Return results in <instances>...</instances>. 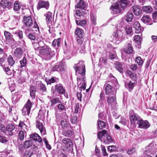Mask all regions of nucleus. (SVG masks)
Instances as JSON below:
<instances>
[{"instance_id": "35", "label": "nucleus", "mask_w": 157, "mask_h": 157, "mask_svg": "<svg viewBox=\"0 0 157 157\" xmlns=\"http://www.w3.org/2000/svg\"><path fill=\"white\" fill-rule=\"evenodd\" d=\"M20 63L21 64V68L26 67L27 61L25 57H23V58L20 61Z\"/></svg>"}, {"instance_id": "62", "label": "nucleus", "mask_w": 157, "mask_h": 157, "mask_svg": "<svg viewBox=\"0 0 157 157\" xmlns=\"http://www.w3.org/2000/svg\"><path fill=\"white\" fill-rule=\"evenodd\" d=\"M33 152L29 151H25V156L27 155L28 156V157H30L33 154Z\"/></svg>"}, {"instance_id": "18", "label": "nucleus", "mask_w": 157, "mask_h": 157, "mask_svg": "<svg viewBox=\"0 0 157 157\" xmlns=\"http://www.w3.org/2000/svg\"><path fill=\"white\" fill-rule=\"evenodd\" d=\"M22 50L21 48H16L14 52V55L17 58H20L22 55Z\"/></svg>"}, {"instance_id": "15", "label": "nucleus", "mask_w": 157, "mask_h": 157, "mask_svg": "<svg viewBox=\"0 0 157 157\" xmlns=\"http://www.w3.org/2000/svg\"><path fill=\"white\" fill-rule=\"evenodd\" d=\"M55 90L60 94H63L65 93V90L61 84H57L55 86Z\"/></svg>"}, {"instance_id": "12", "label": "nucleus", "mask_w": 157, "mask_h": 157, "mask_svg": "<svg viewBox=\"0 0 157 157\" xmlns=\"http://www.w3.org/2000/svg\"><path fill=\"white\" fill-rule=\"evenodd\" d=\"M37 6L39 9L44 8L47 10L49 7V4L48 1H41L38 3Z\"/></svg>"}, {"instance_id": "8", "label": "nucleus", "mask_w": 157, "mask_h": 157, "mask_svg": "<svg viewBox=\"0 0 157 157\" xmlns=\"http://www.w3.org/2000/svg\"><path fill=\"white\" fill-rule=\"evenodd\" d=\"M23 22L24 25L27 27H30L33 25V22L31 16H25L23 17Z\"/></svg>"}, {"instance_id": "50", "label": "nucleus", "mask_w": 157, "mask_h": 157, "mask_svg": "<svg viewBox=\"0 0 157 157\" xmlns=\"http://www.w3.org/2000/svg\"><path fill=\"white\" fill-rule=\"evenodd\" d=\"M21 6L17 1H15L14 2L13 9L14 10L18 11L21 8Z\"/></svg>"}, {"instance_id": "6", "label": "nucleus", "mask_w": 157, "mask_h": 157, "mask_svg": "<svg viewBox=\"0 0 157 157\" xmlns=\"http://www.w3.org/2000/svg\"><path fill=\"white\" fill-rule=\"evenodd\" d=\"M36 127L40 130L42 135L46 134V132L45 127L44 126L43 121L40 119H38L36 121Z\"/></svg>"}, {"instance_id": "2", "label": "nucleus", "mask_w": 157, "mask_h": 157, "mask_svg": "<svg viewBox=\"0 0 157 157\" xmlns=\"http://www.w3.org/2000/svg\"><path fill=\"white\" fill-rule=\"evenodd\" d=\"M129 2L128 0H122L116 2L114 4V6L113 5L111 6L112 9L111 13L114 14L122 12L124 10V8L129 4Z\"/></svg>"}, {"instance_id": "28", "label": "nucleus", "mask_w": 157, "mask_h": 157, "mask_svg": "<svg viewBox=\"0 0 157 157\" xmlns=\"http://www.w3.org/2000/svg\"><path fill=\"white\" fill-rule=\"evenodd\" d=\"M62 133L65 136L70 137L73 135L74 132L72 130L70 129L64 130L63 131Z\"/></svg>"}, {"instance_id": "4", "label": "nucleus", "mask_w": 157, "mask_h": 157, "mask_svg": "<svg viewBox=\"0 0 157 157\" xmlns=\"http://www.w3.org/2000/svg\"><path fill=\"white\" fill-rule=\"evenodd\" d=\"M113 41L116 44H118L124 40L123 32L120 30H117L113 33Z\"/></svg>"}, {"instance_id": "51", "label": "nucleus", "mask_w": 157, "mask_h": 157, "mask_svg": "<svg viewBox=\"0 0 157 157\" xmlns=\"http://www.w3.org/2000/svg\"><path fill=\"white\" fill-rule=\"evenodd\" d=\"M125 30L127 34H130L132 32V27L130 25L126 26L125 28Z\"/></svg>"}, {"instance_id": "1", "label": "nucleus", "mask_w": 157, "mask_h": 157, "mask_svg": "<svg viewBox=\"0 0 157 157\" xmlns=\"http://www.w3.org/2000/svg\"><path fill=\"white\" fill-rule=\"evenodd\" d=\"M38 42L40 48L44 47L43 49H40V52H42L44 56L47 59H51L53 57L56 52L54 51H52L51 49L47 46H44L45 44L43 41L37 40Z\"/></svg>"}, {"instance_id": "9", "label": "nucleus", "mask_w": 157, "mask_h": 157, "mask_svg": "<svg viewBox=\"0 0 157 157\" xmlns=\"http://www.w3.org/2000/svg\"><path fill=\"white\" fill-rule=\"evenodd\" d=\"M138 127L140 128L147 129L150 126V124L147 121H144L141 119L139 120L137 122Z\"/></svg>"}, {"instance_id": "37", "label": "nucleus", "mask_w": 157, "mask_h": 157, "mask_svg": "<svg viewBox=\"0 0 157 157\" xmlns=\"http://www.w3.org/2000/svg\"><path fill=\"white\" fill-rule=\"evenodd\" d=\"M7 61L9 64L10 66H13L15 63V61L13 59L12 56L10 55L7 59Z\"/></svg>"}, {"instance_id": "33", "label": "nucleus", "mask_w": 157, "mask_h": 157, "mask_svg": "<svg viewBox=\"0 0 157 157\" xmlns=\"http://www.w3.org/2000/svg\"><path fill=\"white\" fill-rule=\"evenodd\" d=\"M30 95L32 98H35V93L36 88L34 86H32L30 87Z\"/></svg>"}, {"instance_id": "47", "label": "nucleus", "mask_w": 157, "mask_h": 157, "mask_svg": "<svg viewBox=\"0 0 157 157\" xmlns=\"http://www.w3.org/2000/svg\"><path fill=\"white\" fill-rule=\"evenodd\" d=\"M31 109H22V114L24 116L29 115L30 113Z\"/></svg>"}, {"instance_id": "53", "label": "nucleus", "mask_w": 157, "mask_h": 157, "mask_svg": "<svg viewBox=\"0 0 157 157\" xmlns=\"http://www.w3.org/2000/svg\"><path fill=\"white\" fill-rule=\"evenodd\" d=\"M25 132H24L22 131H20L19 132V138L21 140H23L24 138L25 134Z\"/></svg>"}, {"instance_id": "46", "label": "nucleus", "mask_w": 157, "mask_h": 157, "mask_svg": "<svg viewBox=\"0 0 157 157\" xmlns=\"http://www.w3.org/2000/svg\"><path fill=\"white\" fill-rule=\"evenodd\" d=\"M134 39L136 44L139 45L141 43L142 38L140 37V36L139 35H137L135 36Z\"/></svg>"}, {"instance_id": "32", "label": "nucleus", "mask_w": 157, "mask_h": 157, "mask_svg": "<svg viewBox=\"0 0 157 157\" xmlns=\"http://www.w3.org/2000/svg\"><path fill=\"white\" fill-rule=\"evenodd\" d=\"M60 124L63 128H66L70 125V123L68 121L66 120H63L61 121Z\"/></svg>"}, {"instance_id": "19", "label": "nucleus", "mask_w": 157, "mask_h": 157, "mask_svg": "<svg viewBox=\"0 0 157 157\" xmlns=\"http://www.w3.org/2000/svg\"><path fill=\"white\" fill-rule=\"evenodd\" d=\"M75 34L78 38H83L84 36V32L83 30L82 29L78 28L75 32Z\"/></svg>"}, {"instance_id": "41", "label": "nucleus", "mask_w": 157, "mask_h": 157, "mask_svg": "<svg viewBox=\"0 0 157 157\" xmlns=\"http://www.w3.org/2000/svg\"><path fill=\"white\" fill-rule=\"evenodd\" d=\"M58 78L55 77H52L51 79H46V81L48 84H51L52 83H54L55 82Z\"/></svg>"}, {"instance_id": "60", "label": "nucleus", "mask_w": 157, "mask_h": 157, "mask_svg": "<svg viewBox=\"0 0 157 157\" xmlns=\"http://www.w3.org/2000/svg\"><path fill=\"white\" fill-rule=\"evenodd\" d=\"M97 107L98 108H102L104 107L103 101L101 100H99V102L97 105Z\"/></svg>"}, {"instance_id": "39", "label": "nucleus", "mask_w": 157, "mask_h": 157, "mask_svg": "<svg viewBox=\"0 0 157 157\" xmlns=\"http://www.w3.org/2000/svg\"><path fill=\"white\" fill-rule=\"evenodd\" d=\"M98 127L99 129H101L105 126V123L102 121H98Z\"/></svg>"}, {"instance_id": "7", "label": "nucleus", "mask_w": 157, "mask_h": 157, "mask_svg": "<svg viewBox=\"0 0 157 157\" xmlns=\"http://www.w3.org/2000/svg\"><path fill=\"white\" fill-rule=\"evenodd\" d=\"M129 118L130 120L131 124L132 125H135V122L140 120L138 115L134 113L133 110H131L129 112Z\"/></svg>"}, {"instance_id": "22", "label": "nucleus", "mask_w": 157, "mask_h": 157, "mask_svg": "<svg viewBox=\"0 0 157 157\" xmlns=\"http://www.w3.org/2000/svg\"><path fill=\"white\" fill-rule=\"evenodd\" d=\"M105 94L106 95L112 94L113 92V88L112 86L109 84H108L106 86Z\"/></svg>"}, {"instance_id": "45", "label": "nucleus", "mask_w": 157, "mask_h": 157, "mask_svg": "<svg viewBox=\"0 0 157 157\" xmlns=\"http://www.w3.org/2000/svg\"><path fill=\"white\" fill-rule=\"evenodd\" d=\"M81 82L82 83L81 86L79 87V89L81 91L82 90H84L86 89V82L85 80L84 77H82V79Z\"/></svg>"}, {"instance_id": "17", "label": "nucleus", "mask_w": 157, "mask_h": 157, "mask_svg": "<svg viewBox=\"0 0 157 157\" xmlns=\"http://www.w3.org/2000/svg\"><path fill=\"white\" fill-rule=\"evenodd\" d=\"M30 138L32 140L35 141H38L40 143L42 142V139L41 137L36 133L31 134L30 136Z\"/></svg>"}, {"instance_id": "54", "label": "nucleus", "mask_w": 157, "mask_h": 157, "mask_svg": "<svg viewBox=\"0 0 157 157\" xmlns=\"http://www.w3.org/2000/svg\"><path fill=\"white\" fill-rule=\"evenodd\" d=\"M32 104L30 101L29 99L23 108H31Z\"/></svg>"}, {"instance_id": "10", "label": "nucleus", "mask_w": 157, "mask_h": 157, "mask_svg": "<svg viewBox=\"0 0 157 157\" xmlns=\"http://www.w3.org/2000/svg\"><path fill=\"white\" fill-rule=\"evenodd\" d=\"M73 67L75 70L76 75H77L80 74L82 76L85 75L86 72L85 68H82L78 66H74Z\"/></svg>"}, {"instance_id": "58", "label": "nucleus", "mask_w": 157, "mask_h": 157, "mask_svg": "<svg viewBox=\"0 0 157 157\" xmlns=\"http://www.w3.org/2000/svg\"><path fill=\"white\" fill-rule=\"evenodd\" d=\"M77 117L74 115L72 116L71 121L72 124H76L77 123Z\"/></svg>"}, {"instance_id": "56", "label": "nucleus", "mask_w": 157, "mask_h": 157, "mask_svg": "<svg viewBox=\"0 0 157 157\" xmlns=\"http://www.w3.org/2000/svg\"><path fill=\"white\" fill-rule=\"evenodd\" d=\"M78 66L81 68H85V64L82 61H80L79 63L75 65L74 66Z\"/></svg>"}, {"instance_id": "13", "label": "nucleus", "mask_w": 157, "mask_h": 157, "mask_svg": "<svg viewBox=\"0 0 157 157\" xmlns=\"http://www.w3.org/2000/svg\"><path fill=\"white\" fill-rule=\"evenodd\" d=\"M86 7V4L85 2L82 0H79L75 6V8L84 10Z\"/></svg>"}, {"instance_id": "57", "label": "nucleus", "mask_w": 157, "mask_h": 157, "mask_svg": "<svg viewBox=\"0 0 157 157\" xmlns=\"http://www.w3.org/2000/svg\"><path fill=\"white\" fill-rule=\"evenodd\" d=\"M32 44L35 50H37L40 49L38 42L37 41V42H32Z\"/></svg>"}, {"instance_id": "3", "label": "nucleus", "mask_w": 157, "mask_h": 157, "mask_svg": "<svg viewBox=\"0 0 157 157\" xmlns=\"http://www.w3.org/2000/svg\"><path fill=\"white\" fill-rule=\"evenodd\" d=\"M98 137L101 142L105 144H109L113 142V140L105 130L99 132L98 134Z\"/></svg>"}, {"instance_id": "40", "label": "nucleus", "mask_w": 157, "mask_h": 157, "mask_svg": "<svg viewBox=\"0 0 157 157\" xmlns=\"http://www.w3.org/2000/svg\"><path fill=\"white\" fill-rule=\"evenodd\" d=\"M77 25L81 26H84L86 23V21L85 20H79L76 21Z\"/></svg>"}, {"instance_id": "24", "label": "nucleus", "mask_w": 157, "mask_h": 157, "mask_svg": "<svg viewBox=\"0 0 157 157\" xmlns=\"http://www.w3.org/2000/svg\"><path fill=\"white\" fill-rule=\"evenodd\" d=\"M133 27L136 29V33H138L141 31V28L140 23L138 21L135 22L133 25Z\"/></svg>"}, {"instance_id": "34", "label": "nucleus", "mask_w": 157, "mask_h": 157, "mask_svg": "<svg viewBox=\"0 0 157 157\" xmlns=\"http://www.w3.org/2000/svg\"><path fill=\"white\" fill-rule=\"evenodd\" d=\"M90 16V20L91 25H95L96 24L97 17L96 15L93 14H91Z\"/></svg>"}, {"instance_id": "11", "label": "nucleus", "mask_w": 157, "mask_h": 157, "mask_svg": "<svg viewBox=\"0 0 157 157\" xmlns=\"http://www.w3.org/2000/svg\"><path fill=\"white\" fill-rule=\"evenodd\" d=\"M4 34L6 37V40L9 43L11 44L13 43L14 40L13 37V35L9 32L5 31L4 33Z\"/></svg>"}, {"instance_id": "43", "label": "nucleus", "mask_w": 157, "mask_h": 157, "mask_svg": "<svg viewBox=\"0 0 157 157\" xmlns=\"http://www.w3.org/2000/svg\"><path fill=\"white\" fill-rule=\"evenodd\" d=\"M75 14L78 17H81L82 16H83L84 14H85V13L83 10H75Z\"/></svg>"}, {"instance_id": "31", "label": "nucleus", "mask_w": 157, "mask_h": 157, "mask_svg": "<svg viewBox=\"0 0 157 157\" xmlns=\"http://www.w3.org/2000/svg\"><path fill=\"white\" fill-rule=\"evenodd\" d=\"M62 142L65 144V146L67 147H70L72 144L71 141L69 139H63V140Z\"/></svg>"}, {"instance_id": "21", "label": "nucleus", "mask_w": 157, "mask_h": 157, "mask_svg": "<svg viewBox=\"0 0 157 157\" xmlns=\"http://www.w3.org/2000/svg\"><path fill=\"white\" fill-rule=\"evenodd\" d=\"M124 52L127 54H131L133 52V50L131 44L128 43L124 49Z\"/></svg>"}, {"instance_id": "23", "label": "nucleus", "mask_w": 157, "mask_h": 157, "mask_svg": "<svg viewBox=\"0 0 157 157\" xmlns=\"http://www.w3.org/2000/svg\"><path fill=\"white\" fill-rule=\"evenodd\" d=\"M135 83L132 82L131 81L128 82H126L125 83V87L126 88L129 89V90H132L135 86Z\"/></svg>"}, {"instance_id": "30", "label": "nucleus", "mask_w": 157, "mask_h": 157, "mask_svg": "<svg viewBox=\"0 0 157 157\" xmlns=\"http://www.w3.org/2000/svg\"><path fill=\"white\" fill-rule=\"evenodd\" d=\"M115 66L116 68L119 72L121 73L123 72V69L122 68V65L121 63L119 62H117L115 64Z\"/></svg>"}, {"instance_id": "29", "label": "nucleus", "mask_w": 157, "mask_h": 157, "mask_svg": "<svg viewBox=\"0 0 157 157\" xmlns=\"http://www.w3.org/2000/svg\"><path fill=\"white\" fill-rule=\"evenodd\" d=\"M142 9L143 11L146 13H150L152 10V8L149 6L143 7Z\"/></svg>"}, {"instance_id": "20", "label": "nucleus", "mask_w": 157, "mask_h": 157, "mask_svg": "<svg viewBox=\"0 0 157 157\" xmlns=\"http://www.w3.org/2000/svg\"><path fill=\"white\" fill-rule=\"evenodd\" d=\"M132 8L133 12L135 15L138 16L142 13V10L138 6H133Z\"/></svg>"}, {"instance_id": "52", "label": "nucleus", "mask_w": 157, "mask_h": 157, "mask_svg": "<svg viewBox=\"0 0 157 157\" xmlns=\"http://www.w3.org/2000/svg\"><path fill=\"white\" fill-rule=\"evenodd\" d=\"M40 90L42 91L43 93H45L46 92V87L44 84L42 83L40 84Z\"/></svg>"}, {"instance_id": "63", "label": "nucleus", "mask_w": 157, "mask_h": 157, "mask_svg": "<svg viewBox=\"0 0 157 157\" xmlns=\"http://www.w3.org/2000/svg\"><path fill=\"white\" fill-rule=\"evenodd\" d=\"M43 141L44 142L46 145V147L48 149L50 150L51 149V146L48 144V141L45 138L43 139Z\"/></svg>"}, {"instance_id": "44", "label": "nucleus", "mask_w": 157, "mask_h": 157, "mask_svg": "<svg viewBox=\"0 0 157 157\" xmlns=\"http://www.w3.org/2000/svg\"><path fill=\"white\" fill-rule=\"evenodd\" d=\"M127 15L126 21L128 22L131 21L133 16V14L132 13H128Z\"/></svg>"}, {"instance_id": "48", "label": "nucleus", "mask_w": 157, "mask_h": 157, "mask_svg": "<svg viewBox=\"0 0 157 157\" xmlns=\"http://www.w3.org/2000/svg\"><path fill=\"white\" fill-rule=\"evenodd\" d=\"M135 62L139 66L141 65L143 63V61L141 58L140 56L137 57L135 59Z\"/></svg>"}, {"instance_id": "64", "label": "nucleus", "mask_w": 157, "mask_h": 157, "mask_svg": "<svg viewBox=\"0 0 157 157\" xmlns=\"http://www.w3.org/2000/svg\"><path fill=\"white\" fill-rule=\"evenodd\" d=\"M8 140L6 137L4 136H0V141L2 143H4L7 142Z\"/></svg>"}, {"instance_id": "61", "label": "nucleus", "mask_w": 157, "mask_h": 157, "mask_svg": "<svg viewBox=\"0 0 157 157\" xmlns=\"http://www.w3.org/2000/svg\"><path fill=\"white\" fill-rule=\"evenodd\" d=\"M135 150L136 149L135 148H130L127 151V153L128 155H132L135 152Z\"/></svg>"}, {"instance_id": "25", "label": "nucleus", "mask_w": 157, "mask_h": 157, "mask_svg": "<svg viewBox=\"0 0 157 157\" xmlns=\"http://www.w3.org/2000/svg\"><path fill=\"white\" fill-rule=\"evenodd\" d=\"M127 74L130 76L131 79L135 81H136L137 78L136 73L132 72L130 70H128L127 71Z\"/></svg>"}, {"instance_id": "36", "label": "nucleus", "mask_w": 157, "mask_h": 157, "mask_svg": "<svg viewBox=\"0 0 157 157\" xmlns=\"http://www.w3.org/2000/svg\"><path fill=\"white\" fill-rule=\"evenodd\" d=\"M33 142L31 140H29L25 141L24 143V147L26 148L30 147L33 144Z\"/></svg>"}, {"instance_id": "16", "label": "nucleus", "mask_w": 157, "mask_h": 157, "mask_svg": "<svg viewBox=\"0 0 157 157\" xmlns=\"http://www.w3.org/2000/svg\"><path fill=\"white\" fill-rule=\"evenodd\" d=\"M12 6V3L6 0H2L0 2V6L4 8H7L10 9Z\"/></svg>"}, {"instance_id": "27", "label": "nucleus", "mask_w": 157, "mask_h": 157, "mask_svg": "<svg viewBox=\"0 0 157 157\" xmlns=\"http://www.w3.org/2000/svg\"><path fill=\"white\" fill-rule=\"evenodd\" d=\"M14 126L12 124H9L6 127V131L9 132V134L10 135L13 134L12 131L14 130Z\"/></svg>"}, {"instance_id": "38", "label": "nucleus", "mask_w": 157, "mask_h": 157, "mask_svg": "<svg viewBox=\"0 0 157 157\" xmlns=\"http://www.w3.org/2000/svg\"><path fill=\"white\" fill-rule=\"evenodd\" d=\"M61 41V39L58 38L57 39H55L52 42V45L53 47L56 46V43H57V46L59 47L60 46V43Z\"/></svg>"}, {"instance_id": "26", "label": "nucleus", "mask_w": 157, "mask_h": 157, "mask_svg": "<svg viewBox=\"0 0 157 157\" xmlns=\"http://www.w3.org/2000/svg\"><path fill=\"white\" fill-rule=\"evenodd\" d=\"M52 13L50 12H48L46 14V22L47 24H49L50 22L52 21Z\"/></svg>"}, {"instance_id": "42", "label": "nucleus", "mask_w": 157, "mask_h": 157, "mask_svg": "<svg viewBox=\"0 0 157 157\" xmlns=\"http://www.w3.org/2000/svg\"><path fill=\"white\" fill-rule=\"evenodd\" d=\"M141 20L144 23H146L150 21L151 18L149 16L146 15L143 16Z\"/></svg>"}, {"instance_id": "14", "label": "nucleus", "mask_w": 157, "mask_h": 157, "mask_svg": "<svg viewBox=\"0 0 157 157\" xmlns=\"http://www.w3.org/2000/svg\"><path fill=\"white\" fill-rule=\"evenodd\" d=\"M51 70L52 71H65L64 65L63 63L61 64L60 63L59 64L56 65L54 66L52 68Z\"/></svg>"}, {"instance_id": "49", "label": "nucleus", "mask_w": 157, "mask_h": 157, "mask_svg": "<svg viewBox=\"0 0 157 157\" xmlns=\"http://www.w3.org/2000/svg\"><path fill=\"white\" fill-rule=\"evenodd\" d=\"M2 68L6 73L9 75H11L12 74L11 70L8 67H6L5 66H2Z\"/></svg>"}, {"instance_id": "55", "label": "nucleus", "mask_w": 157, "mask_h": 157, "mask_svg": "<svg viewBox=\"0 0 157 157\" xmlns=\"http://www.w3.org/2000/svg\"><path fill=\"white\" fill-rule=\"evenodd\" d=\"M108 150L111 152L115 151L117 150V147L114 145L110 146L108 147Z\"/></svg>"}, {"instance_id": "59", "label": "nucleus", "mask_w": 157, "mask_h": 157, "mask_svg": "<svg viewBox=\"0 0 157 157\" xmlns=\"http://www.w3.org/2000/svg\"><path fill=\"white\" fill-rule=\"evenodd\" d=\"M101 150L102 151V153L103 156H107L108 154L106 151V149L105 147L104 146H101Z\"/></svg>"}, {"instance_id": "5", "label": "nucleus", "mask_w": 157, "mask_h": 157, "mask_svg": "<svg viewBox=\"0 0 157 157\" xmlns=\"http://www.w3.org/2000/svg\"><path fill=\"white\" fill-rule=\"evenodd\" d=\"M107 102L109 105V107L113 108L117 107V103L116 97L115 96H109L107 97Z\"/></svg>"}]
</instances>
